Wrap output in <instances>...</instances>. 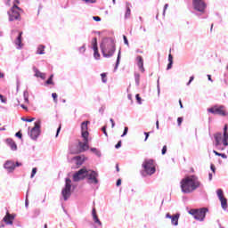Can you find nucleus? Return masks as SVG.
I'll list each match as a JSON object with an SVG mask.
<instances>
[{
  "instance_id": "nucleus-10",
  "label": "nucleus",
  "mask_w": 228,
  "mask_h": 228,
  "mask_svg": "<svg viewBox=\"0 0 228 228\" xmlns=\"http://www.w3.org/2000/svg\"><path fill=\"white\" fill-rule=\"evenodd\" d=\"M85 177H86V167H83L76 172L73 175V181L74 183H78V181H82Z\"/></svg>"
},
{
  "instance_id": "nucleus-15",
  "label": "nucleus",
  "mask_w": 228,
  "mask_h": 228,
  "mask_svg": "<svg viewBox=\"0 0 228 228\" xmlns=\"http://www.w3.org/2000/svg\"><path fill=\"white\" fill-rule=\"evenodd\" d=\"M84 142H78L79 147V152H85V151H88L90 149V146H88V137H83Z\"/></svg>"
},
{
  "instance_id": "nucleus-5",
  "label": "nucleus",
  "mask_w": 228,
  "mask_h": 228,
  "mask_svg": "<svg viewBox=\"0 0 228 228\" xmlns=\"http://www.w3.org/2000/svg\"><path fill=\"white\" fill-rule=\"evenodd\" d=\"M142 168L147 175L156 174V167H154V160L145 159L142 163Z\"/></svg>"
},
{
  "instance_id": "nucleus-55",
  "label": "nucleus",
  "mask_w": 228,
  "mask_h": 228,
  "mask_svg": "<svg viewBox=\"0 0 228 228\" xmlns=\"http://www.w3.org/2000/svg\"><path fill=\"white\" fill-rule=\"evenodd\" d=\"M0 100H1V102L6 103V99H4L3 94H0Z\"/></svg>"
},
{
  "instance_id": "nucleus-8",
  "label": "nucleus",
  "mask_w": 228,
  "mask_h": 228,
  "mask_svg": "<svg viewBox=\"0 0 228 228\" xmlns=\"http://www.w3.org/2000/svg\"><path fill=\"white\" fill-rule=\"evenodd\" d=\"M192 6L196 12H200V13H204L206 12V8H208V4L204 0H192Z\"/></svg>"
},
{
  "instance_id": "nucleus-38",
  "label": "nucleus",
  "mask_w": 228,
  "mask_h": 228,
  "mask_svg": "<svg viewBox=\"0 0 228 228\" xmlns=\"http://www.w3.org/2000/svg\"><path fill=\"white\" fill-rule=\"evenodd\" d=\"M52 97H53L54 102H58V94L56 93H53Z\"/></svg>"
},
{
  "instance_id": "nucleus-37",
  "label": "nucleus",
  "mask_w": 228,
  "mask_h": 228,
  "mask_svg": "<svg viewBox=\"0 0 228 228\" xmlns=\"http://www.w3.org/2000/svg\"><path fill=\"white\" fill-rule=\"evenodd\" d=\"M128 131H129V127L125 126L124 132H123V134L121 135V138H124V136H126L127 134Z\"/></svg>"
},
{
  "instance_id": "nucleus-39",
  "label": "nucleus",
  "mask_w": 228,
  "mask_h": 228,
  "mask_svg": "<svg viewBox=\"0 0 228 228\" xmlns=\"http://www.w3.org/2000/svg\"><path fill=\"white\" fill-rule=\"evenodd\" d=\"M135 99H136L138 104H142V97H140V94H137L135 95Z\"/></svg>"
},
{
  "instance_id": "nucleus-54",
  "label": "nucleus",
  "mask_w": 228,
  "mask_h": 228,
  "mask_svg": "<svg viewBox=\"0 0 228 228\" xmlns=\"http://www.w3.org/2000/svg\"><path fill=\"white\" fill-rule=\"evenodd\" d=\"M102 133L105 134V136H108V132H106V126H104L103 127H102Z\"/></svg>"
},
{
  "instance_id": "nucleus-17",
  "label": "nucleus",
  "mask_w": 228,
  "mask_h": 228,
  "mask_svg": "<svg viewBox=\"0 0 228 228\" xmlns=\"http://www.w3.org/2000/svg\"><path fill=\"white\" fill-rule=\"evenodd\" d=\"M4 168H5V170H8V172H13L15 170V162L12 160H7L4 165Z\"/></svg>"
},
{
  "instance_id": "nucleus-24",
  "label": "nucleus",
  "mask_w": 228,
  "mask_h": 228,
  "mask_svg": "<svg viewBox=\"0 0 228 228\" xmlns=\"http://www.w3.org/2000/svg\"><path fill=\"white\" fill-rule=\"evenodd\" d=\"M215 138V145H220L222 143V133H217L214 135Z\"/></svg>"
},
{
  "instance_id": "nucleus-2",
  "label": "nucleus",
  "mask_w": 228,
  "mask_h": 228,
  "mask_svg": "<svg viewBox=\"0 0 228 228\" xmlns=\"http://www.w3.org/2000/svg\"><path fill=\"white\" fill-rule=\"evenodd\" d=\"M103 58H111L117 50L113 38H104L100 45Z\"/></svg>"
},
{
  "instance_id": "nucleus-12",
  "label": "nucleus",
  "mask_w": 228,
  "mask_h": 228,
  "mask_svg": "<svg viewBox=\"0 0 228 228\" xmlns=\"http://www.w3.org/2000/svg\"><path fill=\"white\" fill-rule=\"evenodd\" d=\"M90 124V121H84L81 123V133H82V138H88V125Z\"/></svg>"
},
{
  "instance_id": "nucleus-3",
  "label": "nucleus",
  "mask_w": 228,
  "mask_h": 228,
  "mask_svg": "<svg viewBox=\"0 0 228 228\" xmlns=\"http://www.w3.org/2000/svg\"><path fill=\"white\" fill-rule=\"evenodd\" d=\"M12 4V7L10 11H8L9 15V21L13 22V20H20V12L22 9L17 6V4H19V0H8L7 4L10 6V4Z\"/></svg>"
},
{
  "instance_id": "nucleus-44",
  "label": "nucleus",
  "mask_w": 228,
  "mask_h": 228,
  "mask_svg": "<svg viewBox=\"0 0 228 228\" xmlns=\"http://www.w3.org/2000/svg\"><path fill=\"white\" fill-rule=\"evenodd\" d=\"M122 147V141H118V143L115 145V149H120Z\"/></svg>"
},
{
  "instance_id": "nucleus-40",
  "label": "nucleus",
  "mask_w": 228,
  "mask_h": 228,
  "mask_svg": "<svg viewBox=\"0 0 228 228\" xmlns=\"http://www.w3.org/2000/svg\"><path fill=\"white\" fill-rule=\"evenodd\" d=\"M216 148L217 151H225V148L222 146V143H219V145H216Z\"/></svg>"
},
{
  "instance_id": "nucleus-23",
  "label": "nucleus",
  "mask_w": 228,
  "mask_h": 228,
  "mask_svg": "<svg viewBox=\"0 0 228 228\" xmlns=\"http://www.w3.org/2000/svg\"><path fill=\"white\" fill-rule=\"evenodd\" d=\"M73 159L76 161V165H77L78 167L83 165V163L85 162V157L82 156H76L73 158Z\"/></svg>"
},
{
  "instance_id": "nucleus-4",
  "label": "nucleus",
  "mask_w": 228,
  "mask_h": 228,
  "mask_svg": "<svg viewBox=\"0 0 228 228\" xmlns=\"http://www.w3.org/2000/svg\"><path fill=\"white\" fill-rule=\"evenodd\" d=\"M72 180L70 178L65 179V186L61 190V196L64 200H69L70 199V195H72Z\"/></svg>"
},
{
  "instance_id": "nucleus-57",
  "label": "nucleus",
  "mask_w": 228,
  "mask_h": 228,
  "mask_svg": "<svg viewBox=\"0 0 228 228\" xmlns=\"http://www.w3.org/2000/svg\"><path fill=\"white\" fill-rule=\"evenodd\" d=\"M23 97L24 98H26V97L29 98V93H28V91H24Z\"/></svg>"
},
{
  "instance_id": "nucleus-35",
  "label": "nucleus",
  "mask_w": 228,
  "mask_h": 228,
  "mask_svg": "<svg viewBox=\"0 0 228 228\" xmlns=\"http://www.w3.org/2000/svg\"><path fill=\"white\" fill-rule=\"evenodd\" d=\"M37 167H33V168H32L31 175H30V178H31V179H33V177H35V175H37Z\"/></svg>"
},
{
  "instance_id": "nucleus-22",
  "label": "nucleus",
  "mask_w": 228,
  "mask_h": 228,
  "mask_svg": "<svg viewBox=\"0 0 228 228\" xmlns=\"http://www.w3.org/2000/svg\"><path fill=\"white\" fill-rule=\"evenodd\" d=\"M33 70L35 72V77H40L41 79H45V74L40 72V70H38V69H37L36 67L33 68Z\"/></svg>"
},
{
  "instance_id": "nucleus-32",
  "label": "nucleus",
  "mask_w": 228,
  "mask_h": 228,
  "mask_svg": "<svg viewBox=\"0 0 228 228\" xmlns=\"http://www.w3.org/2000/svg\"><path fill=\"white\" fill-rule=\"evenodd\" d=\"M53 77H54V75H51L50 77L45 81L46 85H54V82H53Z\"/></svg>"
},
{
  "instance_id": "nucleus-1",
  "label": "nucleus",
  "mask_w": 228,
  "mask_h": 228,
  "mask_svg": "<svg viewBox=\"0 0 228 228\" xmlns=\"http://www.w3.org/2000/svg\"><path fill=\"white\" fill-rule=\"evenodd\" d=\"M181 190L183 193H193L195 190L200 188V182L199 178L195 175L187 176L182 179L181 183Z\"/></svg>"
},
{
  "instance_id": "nucleus-61",
  "label": "nucleus",
  "mask_w": 228,
  "mask_h": 228,
  "mask_svg": "<svg viewBox=\"0 0 228 228\" xmlns=\"http://www.w3.org/2000/svg\"><path fill=\"white\" fill-rule=\"evenodd\" d=\"M213 153H214L216 156H222V153L216 151V150H213Z\"/></svg>"
},
{
  "instance_id": "nucleus-58",
  "label": "nucleus",
  "mask_w": 228,
  "mask_h": 228,
  "mask_svg": "<svg viewBox=\"0 0 228 228\" xmlns=\"http://www.w3.org/2000/svg\"><path fill=\"white\" fill-rule=\"evenodd\" d=\"M177 122H178V126H181V124H183V118H178Z\"/></svg>"
},
{
  "instance_id": "nucleus-34",
  "label": "nucleus",
  "mask_w": 228,
  "mask_h": 228,
  "mask_svg": "<svg viewBox=\"0 0 228 228\" xmlns=\"http://www.w3.org/2000/svg\"><path fill=\"white\" fill-rule=\"evenodd\" d=\"M197 211H198V209L192 208V209L189 210V215H191L195 218V216H197Z\"/></svg>"
},
{
  "instance_id": "nucleus-31",
  "label": "nucleus",
  "mask_w": 228,
  "mask_h": 228,
  "mask_svg": "<svg viewBox=\"0 0 228 228\" xmlns=\"http://www.w3.org/2000/svg\"><path fill=\"white\" fill-rule=\"evenodd\" d=\"M134 79L136 86H140V75L138 73H134Z\"/></svg>"
},
{
  "instance_id": "nucleus-18",
  "label": "nucleus",
  "mask_w": 228,
  "mask_h": 228,
  "mask_svg": "<svg viewBox=\"0 0 228 228\" xmlns=\"http://www.w3.org/2000/svg\"><path fill=\"white\" fill-rule=\"evenodd\" d=\"M137 67L141 72H145V68H143V58L140 55L136 57Z\"/></svg>"
},
{
  "instance_id": "nucleus-14",
  "label": "nucleus",
  "mask_w": 228,
  "mask_h": 228,
  "mask_svg": "<svg viewBox=\"0 0 228 228\" xmlns=\"http://www.w3.org/2000/svg\"><path fill=\"white\" fill-rule=\"evenodd\" d=\"M179 216H181L180 214H175L174 216L170 215V213H167L166 215V218H169L171 220L172 225L177 226L179 225Z\"/></svg>"
},
{
  "instance_id": "nucleus-42",
  "label": "nucleus",
  "mask_w": 228,
  "mask_h": 228,
  "mask_svg": "<svg viewBox=\"0 0 228 228\" xmlns=\"http://www.w3.org/2000/svg\"><path fill=\"white\" fill-rule=\"evenodd\" d=\"M84 3L94 4V3H97V0H82Z\"/></svg>"
},
{
  "instance_id": "nucleus-49",
  "label": "nucleus",
  "mask_w": 228,
  "mask_h": 228,
  "mask_svg": "<svg viewBox=\"0 0 228 228\" xmlns=\"http://www.w3.org/2000/svg\"><path fill=\"white\" fill-rule=\"evenodd\" d=\"M162 155L165 156V154H167V145H164L162 148Z\"/></svg>"
},
{
  "instance_id": "nucleus-64",
  "label": "nucleus",
  "mask_w": 228,
  "mask_h": 228,
  "mask_svg": "<svg viewBox=\"0 0 228 228\" xmlns=\"http://www.w3.org/2000/svg\"><path fill=\"white\" fill-rule=\"evenodd\" d=\"M221 158H223V159H227V155H225V153H221Z\"/></svg>"
},
{
  "instance_id": "nucleus-47",
  "label": "nucleus",
  "mask_w": 228,
  "mask_h": 228,
  "mask_svg": "<svg viewBox=\"0 0 228 228\" xmlns=\"http://www.w3.org/2000/svg\"><path fill=\"white\" fill-rule=\"evenodd\" d=\"M29 206V200H28V192L26 195V200H25V207L28 208Z\"/></svg>"
},
{
  "instance_id": "nucleus-19",
  "label": "nucleus",
  "mask_w": 228,
  "mask_h": 228,
  "mask_svg": "<svg viewBox=\"0 0 228 228\" xmlns=\"http://www.w3.org/2000/svg\"><path fill=\"white\" fill-rule=\"evenodd\" d=\"M92 216L94 224H97L100 227L102 226V223L99 219V216H97V211L95 210V208H93L92 210Z\"/></svg>"
},
{
  "instance_id": "nucleus-59",
  "label": "nucleus",
  "mask_w": 228,
  "mask_h": 228,
  "mask_svg": "<svg viewBox=\"0 0 228 228\" xmlns=\"http://www.w3.org/2000/svg\"><path fill=\"white\" fill-rule=\"evenodd\" d=\"M110 122L111 123V127L113 129V127H115V121L113 120V118H110Z\"/></svg>"
},
{
  "instance_id": "nucleus-16",
  "label": "nucleus",
  "mask_w": 228,
  "mask_h": 228,
  "mask_svg": "<svg viewBox=\"0 0 228 228\" xmlns=\"http://www.w3.org/2000/svg\"><path fill=\"white\" fill-rule=\"evenodd\" d=\"M13 220H15V215H12L9 212H6V215L3 218V222H4L6 225H13Z\"/></svg>"
},
{
  "instance_id": "nucleus-25",
  "label": "nucleus",
  "mask_w": 228,
  "mask_h": 228,
  "mask_svg": "<svg viewBox=\"0 0 228 228\" xmlns=\"http://www.w3.org/2000/svg\"><path fill=\"white\" fill-rule=\"evenodd\" d=\"M6 142L10 145L12 151H17V143L12 139H7Z\"/></svg>"
},
{
  "instance_id": "nucleus-20",
  "label": "nucleus",
  "mask_w": 228,
  "mask_h": 228,
  "mask_svg": "<svg viewBox=\"0 0 228 228\" xmlns=\"http://www.w3.org/2000/svg\"><path fill=\"white\" fill-rule=\"evenodd\" d=\"M228 126L225 125L224 127V138H223V144L224 147H227L228 145Z\"/></svg>"
},
{
  "instance_id": "nucleus-48",
  "label": "nucleus",
  "mask_w": 228,
  "mask_h": 228,
  "mask_svg": "<svg viewBox=\"0 0 228 228\" xmlns=\"http://www.w3.org/2000/svg\"><path fill=\"white\" fill-rule=\"evenodd\" d=\"M168 61L169 63H174V57L171 55V53L168 55Z\"/></svg>"
},
{
  "instance_id": "nucleus-29",
  "label": "nucleus",
  "mask_w": 228,
  "mask_h": 228,
  "mask_svg": "<svg viewBox=\"0 0 228 228\" xmlns=\"http://www.w3.org/2000/svg\"><path fill=\"white\" fill-rule=\"evenodd\" d=\"M216 193L219 200H222V199H225V197H224V191L222 189H218L216 191Z\"/></svg>"
},
{
  "instance_id": "nucleus-33",
  "label": "nucleus",
  "mask_w": 228,
  "mask_h": 228,
  "mask_svg": "<svg viewBox=\"0 0 228 228\" xmlns=\"http://www.w3.org/2000/svg\"><path fill=\"white\" fill-rule=\"evenodd\" d=\"M129 17H131V9L127 7L126 12L125 13V19H129Z\"/></svg>"
},
{
  "instance_id": "nucleus-28",
  "label": "nucleus",
  "mask_w": 228,
  "mask_h": 228,
  "mask_svg": "<svg viewBox=\"0 0 228 228\" xmlns=\"http://www.w3.org/2000/svg\"><path fill=\"white\" fill-rule=\"evenodd\" d=\"M118 65H120V50L118 51V58L116 61V66L114 68V72L117 71V69H118Z\"/></svg>"
},
{
  "instance_id": "nucleus-45",
  "label": "nucleus",
  "mask_w": 228,
  "mask_h": 228,
  "mask_svg": "<svg viewBox=\"0 0 228 228\" xmlns=\"http://www.w3.org/2000/svg\"><path fill=\"white\" fill-rule=\"evenodd\" d=\"M123 40H124V44H125L126 45H129V41L127 40V37L123 36Z\"/></svg>"
},
{
  "instance_id": "nucleus-7",
  "label": "nucleus",
  "mask_w": 228,
  "mask_h": 228,
  "mask_svg": "<svg viewBox=\"0 0 228 228\" xmlns=\"http://www.w3.org/2000/svg\"><path fill=\"white\" fill-rule=\"evenodd\" d=\"M35 126L31 130L28 132V135L31 138V140H37L38 136H40V127H41V122L40 120L36 121Z\"/></svg>"
},
{
  "instance_id": "nucleus-60",
  "label": "nucleus",
  "mask_w": 228,
  "mask_h": 228,
  "mask_svg": "<svg viewBox=\"0 0 228 228\" xmlns=\"http://www.w3.org/2000/svg\"><path fill=\"white\" fill-rule=\"evenodd\" d=\"M167 8H168V4H166L164 6L163 15H165Z\"/></svg>"
},
{
  "instance_id": "nucleus-53",
  "label": "nucleus",
  "mask_w": 228,
  "mask_h": 228,
  "mask_svg": "<svg viewBox=\"0 0 228 228\" xmlns=\"http://www.w3.org/2000/svg\"><path fill=\"white\" fill-rule=\"evenodd\" d=\"M15 136L17 137V138H22V133H20V131H19V132H17L16 134H15Z\"/></svg>"
},
{
  "instance_id": "nucleus-56",
  "label": "nucleus",
  "mask_w": 228,
  "mask_h": 228,
  "mask_svg": "<svg viewBox=\"0 0 228 228\" xmlns=\"http://www.w3.org/2000/svg\"><path fill=\"white\" fill-rule=\"evenodd\" d=\"M172 65H174V62H169L167 67V70H170L172 69Z\"/></svg>"
},
{
  "instance_id": "nucleus-30",
  "label": "nucleus",
  "mask_w": 228,
  "mask_h": 228,
  "mask_svg": "<svg viewBox=\"0 0 228 228\" xmlns=\"http://www.w3.org/2000/svg\"><path fill=\"white\" fill-rule=\"evenodd\" d=\"M45 49V46H44L43 45H40L37 47V54H45V53H44Z\"/></svg>"
},
{
  "instance_id": "nucleus-51",
  "label": "nucleus",
  "mask_w": 228,
  "mask_h": 228,
  "mask_svg": "<svg viewBox=\"0 0 228 228\" xmlns=\"http://www.w3.org/2000/svg\"><path fill=\"white\" fill-rule=\"evenodd\" d=\"M93 19L95 20V22H101V17L99 16H94Z\"/></svg>"
},
{
  "instance_id": "nucleus-62",
  "label": "nucleus",
  "mask_w": 228,
  "mask_h": 228,
  "mask_svg": "<svg viewBox=\"0 0 228 228\" xmlns=\"http://www.w3.org/2000/svg\"><path fill=\"white\" fill-rule=\"evenodd\" d=\"M120 184H122V180L118 179V181L116 183V186H120Z\"/></svg>"
},
{
  "instance_id": "nucleus-27",
  "label": "nucleus",
  "mask_w": 228,
  "mask_h": 228,
  "mask_svg": "<svg viewBox=\"0 0 228 228\" xmlns=\"http://www.w3.org/2000/svg\"><path fill=\"white\" fill-rule=\"evenodd\" d=\"M90 151H91V152L95 154V156H97L98 158H101V156H102L101 153V151L97 148H91Z\"/></svg>"
},
{
  "instance_id": "nucleus-46",
  "label": "nucleus",
  "mask_w": 228,
  "mask_h": 228,
  "mask_svg": "<svg viewBox=\"0 0 228 228\" xmlns=\"http://www.w3.org/2000/svg\"><path fill=\"white\" fill-rule=\"evenodd\" d=\"M193 79H195V77L191 76L187 83V86H190V85H191V82L193 81Z\"/></svg>"
},
{
  "instance_id": "nucleus-13",
  "label": "nucleus",
  "mask_w": 228,
  "mask_h": 228,
  "mask_svg": "<svg viewBox=\"0 0 228 228\" xmlns=\"http://www.w3.org/2000/svg\"><path fill=\"white\" fill-rule=\"evenodd\" d=\"M93 50L94 51V57L95 60H99L101 58V54L99 53V47L97 46V37H94L92 41Z\"/></svg>"
},
{
  "instance_id": "nucleus-43",
  "label": "nucleus",
  "mask_w": 228,
  "mask_h": 228,
  "mask_svg": "<svg viewBox=\"0 0 228 228\" xmlns=\"http://www.w3.org/2000/svg\"><path fill=\"white\" fill-rule=\"evenodd\" d=\"M60 131H61V125L59 126V127L57 128V132L55 134V138H58L59 134H60Z\"/></svg>"
},
{
  "instance_id": "nucleus-36",
  "label": "nucleus",
  "mask_w": 228,
  "mask_h": 228,
  "mask_svg": "<svg viewBox=\"0 0 228 228\" xmlns=\"http://www.w3.org/2000/svg\"><path fill=\"white\" fill-rule=\"evenodd\" d=\"M102 83H108V79H106V73L101 74Z\"/></svg>"
},
{
  "instance_id": "nucleus-6",
  "label": "nucleus",
  "mask_w": 228,
  "mask_h": 228,
  "mask_svg": "<svg viewBox=\"0 0 228 228\" xmlns=\"http://www.w3.org/2000/svg\"><path fill=\"white\" fill-rule=\"evenodd\" d=\"M86 177H87L88 184H99V173L94 170L86 169Z\"/></svg>"
},
{
  "instance_id": "nucleus-9",
  "label": "nucleus",
  "mask_w": 228,
  "mask_h": 228,
  "mask_svg": "<svg viewBox=\"0 0 228 228\" xmlns=\"http://www.w3.org/2000/svg\"><path fill=\"white\" fill-rule=\"evenodd\" d=\"M208 113H212L213 115H220L221 117H227V112L224 110V106H214L212 108L208 109Z\"/></svg>"
},
{
  "instance_id": "nucleus-52",
  "label": "nucleus",
  "mask_w": 228,
  "mask_h": 228,
  "mask_svg": "<svg viewBox=\"0 0 228 228\" xmlns=\"http://www.w3.org/2000/svg\"><path fill=\"white\" fill-rule=\"evenodd\" d=\"M21 120H23L24 122H33V120H35V118H22Z\"/></svg>"
},
{
  "instance_id": "nucleus-11",
  "label": "nucleus",
  "mask_w": 228,
  "mask_h": 228,
  "mask_svg": "<svg viewBox=\"0 0 228 228\" xmlns=\"http://www.w3.org/2000/svg\"><path fill=\"white\" fill-rule=\"evenodd\" d=\"M207 208H202L197 210L195 220H199L200 222H204V218H206V213H208Z\"/></svg>"
},
{
  "instance_id": "nucleus-41",
  "label": "nucleus",
  "mask_w": 228,
  "mask_h": 228,
  "mask_svg": "<svg viewBox=\"0 0 228 228\" xmlns=\"http://www.w3.org/2000/svg\"><path fill=\"white\" fill-rule=\"evenodd\" d=\"M157 89H158V95L161 94V89L159 88V78L157 80Z\"/></svg>"
},
{
  "instance_id": "nucleus-50",
  "label": "nucleus",
  "mask_w": 228,
  "mask_h": 228,
  "mask_svg": "<svg viewBox=\"0 0 228 228\" xmlns=\"http://www.w3.org/2000/svg\"><path fill=\"white\" fill-rule=\"evenodd\" d=\"M79 53H85L86 51V48L85 47V45L83 46H81L79 49H78Z\"/></svg>"
},
{
  "instance_id": "nucleus-26",
  "label": "nucleus",
  "mask_w": 228,
  "mask_h": 228,
  "mask_svg": "<svg viewBox=\"0 0 228 228\" xmlns=\"http://www.w3.org/2000/svg\"><path fill=\"white\" fill-rule=\"evenodd\" d=\"M221 202V208L224 209V211L227 210V199L223 198L222 200H219Z\"/></svg>"
},
{
  "instance_id": "nucleus-63",
  "label": "nucleus",
  "mask_w": 228,
  "mask_h": 228,
  "mask_svg": "<svg viewBox=\"0 0 228 228\" xmlns=\"http://www.w3.org/2000/svg\"><path fill=\"white\" fill-rule=\"evenodd\" d=\"M144 134H145L144 142H147V140H149V133L144 132Z\"/></svg>"
},
{
  "instance_id": "nucleus-21",
  "label": "nucleus",
  "mask_w": 228,
  "mask_h": 228,
  "mask_svg": "<svg viewBox=\"0 0 228 228\" xmlns=\"http://www.w3.org/2000/svg\"><path fill=\"white\" fill-rule=\"evenodd\" d=\"M14 44L18 45L17 49H22V32H19V35L14 41Z\"/></svg>"
}]
</instances>
